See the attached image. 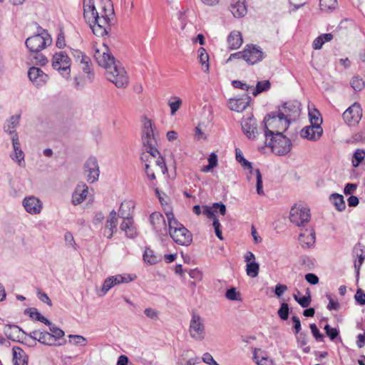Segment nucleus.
Returning a JSON list of instances; mask_svg holds the SVG:
<instances>
[{"instance_id":"16","label":"nucleus","mask_w":365,"mask_h":365,"mask_svg":"<svg viewBox=\"0 0 365 365\" xmlns=\"http://www.w3.org/2000/svg\"><path fill=\"white\" fill-rule=\"evenodd\" d=\"M150 222L153 230L160 235L165 236L168 235V229L164 216L158 212H153L150 215Z\"/></svg>"},{"instance_id":"13","label":"nucleus","mask_w":365,"mask_h":365,"mask_svg":"<svg viewBox=\"0 0 365 365\" xmlns=\"http://www.w3.org/2000/svg\"><path fill=\"white\" fill-rule=\"evenodd\" d=\"M362 116V109L359 103H354L343 113L342 117L346 123L355 125L359 123Z\"/></svg>"},{"instance_id":"4","label":"nucleus","mask_w":365,"mask_h":365,"mask_svg":"<svg viewBox=\"0 0 365 365\" xmlns=\"http://www.w3.org/2000/svg\"><path fill=\"white\" fill-rule=\"evenodd\" d=\"M265 145L270 147L272 152L278 155L287 154L292 148L291 140L283 134L279 133L269 137L265 134Z\"/></svg>"},{"instance_id":"34","label":"nucleus","mask_w":365,"mask_h":365,"mask_svg":"<svg viewBox=\"0 0 365 365\" xmlns=\"http://www.w3.org/2000/svg\"><path fill=\"white\" fill-rule=\"evenodd\" d=\"M253 359L257 365H270L272 364V359L260 349L255 348L254 349Z\"/></svg>"},{"instance_id":"15","label":"nucleus","mask_w":365,"mask_h":365,"mask_svg":"<svg viewBox=\"0 0 365 365\" xmlns=\"http://www.w3.org/2000/svg\"><path fill=\"white\" fill-rule=\"evenodd\" d=\"M84 170L87 174L86 180L90 183H93L98 180L100 170L98 160L95 157H90L84 164Z\"/></svg>"},{"instance_id":"42","label":"nucleus","mask_w":365,"mask_h":365,"mask_svg":"<svg viewBox=\"0 0 365 365\" xmlns=\"http://www.w3.org/2000/svg\"><path fill=\"white\" fill-rule=\"evenodd\" d=\"M270 82L268 80L258 81L256 88H252V94L256 96L262 92L267 91L270 88Z\"/></svg>"},{"instance_id":"63","label":"nucleus","mask_w":365,"mask_h":365,"mask_svg":"<svg viewBox=\"0 0 365 365\" xmlns=\"http://www.w3.org/2000/svg\"><path fill=\"white\" fill-rule=\"evenodd\" d=\"M354 298L357 303L359 304L360 305L365 304V293L361 289H357Z\"/></svg>"},{"instance_id":"20","label":"nucleus","mask_w":365,"mask_h":365,"mask_svg":"<svg viewBox=\"0 0 365 365\" xmlns=\"http://www.w3.org/2000/svg\"><path fill=\"white\" fill-rule=\"evenodd\" d=\"M242 129L246 136L250 140L256 138L257 133L255 119L251 116L245 118L242 121Z\"/></svg>"},{"instance_id":"56","label":"nucleus","mask_w":365,"mask_h":365,"mask_svg":"<svg viewBox=\"0 0 365 365\" xmlns=\"http://www.w3.org/2000/svg\"><path fill=\"white\" fill-rule=\"evenodd\" d=\"M324 329L326 331V334L331 340L335 339L339 335V331L336 329L330 327L329 324L325 325Z\"/></svg>"},{"instance_id":"19","label":"nucleus","mask_w":365,"mask_h":365,"mask_svg":"<svg viewBox=\"0 0 365 365\" xmlns=\"http://www.w3.org/2000/svg\"><path fill=\"white\" fill-rule=\"evenodd\" d=\"M251 97L248 94H244L237 98H230L228 102V107L230 110L236 112H242L250 104Z\"/></svg>"},{"instance_id":"29","label":"nucleus","mask_w":365,"mask_h":365,"mask_svg":"<svg viewBox=\"0 0 365 365\" xmlns=\"http://www.w3.org/2000/svg\"><path fill=\"white\" fill-rule=\"evenodd\" d=\"M12 351L14 365H28V358L21 348L14 346Z\"/></svg>"},{"instance_id":"52","label":"nucleus","mask_w":365,"mask_h":365,"mask_svg":"<svg viewBox=\"0 0 365 365\" xmlns=\"http://www.w3.org/2000/svg\"><path fill=\"white\" fill-rule=\"evenodd\" d=\"M319 5L322 10L333 9L336 6V0H319Z\"/></svg>"},{"instance_id":"60","label":"nucleus","mask_w":365,"mask_h":365,"mask_svg":"<svg viewBox=\"0 0 365 365\" xmlns=\"http://www.w3.org/2000/svg\"><path fill=\"white\" fill-rule=\"evenodd\" d=\"M64 240L66 241V244L67 246L71 247L75 250L76 249V244L74 240L73 236L70 232H67L65 233Z\"/></svg>"},{"instance_id":"27","label":"nucleus","mask_w":365,"mask_h":365,"mask_svg":"<svg viewBox=\"0 0 365 365\" xmlns=\"http://www.w3.org/2000/svg\"><path fill=\"white\" fill-rule=\"evenodd\" d=\"M353 251L358 258V260L355 261L354 262V267L356 269V274L359 275L360 267L365 259V246H364L360 242H358L354 247Z\"/></svg>"},{"instance_id":"5","label":"nucleus","mask_w":365,"mask_h":365,"mask_svg":"<svg viewBox=\"0 0 365 365\" xmlns=\"http://www.w3.org/2000/svg\"><path fill=\"white\" fill-rule=\"evenodd\" d=\"M51 65L63 78L70 79L71 59L65 52L55 53L52 57Z\"/></svg>"},{"instance_id":"10","label":"nucleus","mask_w":365,"mask_h":365,"mask_svg":"<svg viewBox=\"0 0 365 365\" xmlns=\"http://www.w3.org/2000/svg\"><path fill=\"white\" fill-rule=\"evenodd\" d=\"M301 103L297 101H288L279 107L278 112L285 118H288L289 123L295 120L301 113Z\"/></svg>"},{"instance_id":"32","label":"nucleus","mask_w":365,"mask_h":365,"mask_svg":"<svg viewBox=\"0 0 365 365\" xmlns=\"http://www.w3.org/2000/svg\"><path fill=\"white\" fill-rule=\"evenodd\" d=\"M243 40L240 32L232 31L227 38L229 48L232 50L237 49L242 44Z\"/></svg>"},{"instance_id":"44","label":"nucleus","mask_w":365,"mask_h":365,"mask_svg":"<svg viewBox=\"0 0 365 365\" xmlns=\"http://www.w3.org/2000/svg\"><path fill=\"white\" fill-rule=\"evenodd\" d=\"M197 53H198V58H199V61L200 63L202 65V66H205V71H208L209 70V56L207 54V53L206 52V50L201 47L198 49L197 51Z\"/></svg>"},{"instance_id":"40","label":"nucleus","mask_w":365,"mask_h":365,"mask_svg":"<svg viewBox=\"0 0 365 365\" xmlns=\"http://www.w3.org/2000/svg\"><path fill=\"white\" fill-rule=\"evenodd\" d=\"M330 199L337 210L343 211L345 210L346 204L343 195L338 193H334L331 195Z\"/></svg>"},{"instance_id":"49","label":"nucleus","mask_w":365,"mask_h":365,"mask_svg":"<svg viewBox=\"0 0 365 365\" xmlns=\"http://www.w3.org/2000/svg\"><path fill=\"white\" fill-rule=\"evenodd\" d=\"M365 156V152L363 150L358 149L354 153L352 158L353 166L356 168L362 162Z\"/></svg>"},{"instance_id":"55","label":"nucleus","mask_w":365,"mask_h":365,"mask_svg":"<svg viewBox=\"0 0 365 365\" xmlns=\"http://www.w3.org/2000/svg\"><path fill=\"white\" fill-rule=\"evenodd\" d=\"M154 160L155 162L156 165H158L160 168L161 172L163 174H165L168 171V169H167V167L165 165V160L160 155V153H159V155H158V157Z\"/></svg>"},{"instance_id":"33","label":"nucleus","mask_w":365,"mask_h":365,"mask_svg":"<svg viewBox=\"0 0 365 365\" xmlns=\"http://www.w3.org/2000/svg\"><path fill=\"white\" fill-rule=\"evenodd\" d=\"M38 341L42 344L51 346H62L66 343V339H63V341L61 343H54V339L51 336L50 332L41 331L38 337Z\"/></svg>"},{"instance_id":"7","label":"nucleus","mask_w":365,"mask_h":365,"mask_svg":"<svg viewBox=\"0 0 365 365\" xmlns=\"http://www.w3.org/2000/svg\"><path fill=\"white\" fill-rule=\"evenodd\" d=\"M113 19L114 18L112 17L107 19L105 15L98 13L96 14L94 18L88 23L96 36L103 37L108 34Z\"/></svg>"},{"instance_id":"12","label":"nucleus","mask_w":365,"mask_h":365,"mask_svg":"<svg viewBox=\"0 0 365 365\" xmlns=\"http://www.w3.org/2000/svg\"><path fill=\"white\" fill-rule=\"evenodd\" d=\"M81 64V69L86 76L83 79H81L80 77H75L74 85L76 88L83 87L87 83H92L95 77L90 58H83V62Z\"/></svg>"},{"instance_id":"22","label":"nucleus","mask_w":365,"mask_h":365,"mask_svg":"<svg viewBox=\"0 0 365 365\" xmlns=\"http://www.w3.org/2000/svg\"><path fill=\"white\" fill-rule=\"evenodd\" d=\"M117 213L115 210H112L109 214L108 218L107 219L104 227V236L108 239H110L113 237V233L117 231Z\"/></svg>"},{"instance_id":"30","label":"nucleus","mask_w":365,"mask_h":365,"mask_svg":"<svg viewBox=\"0 0 365 365\" xmlns=\"http://www.w3.org/2000/svg\"><path fill=\"white\" fill-rule=\"evenodd\" d=\"M134 208V204L130 201H124L121 203L118 210L120 217L127 220L132 219V213Z\"/></svg>"},{"instance_id":"8","label":"nucleus","mask_w":365,"mask_h":365,"mask_svg":"<svg viewBox=\"0 0 365 365\" xmlns=\"http://www.w3.org/2000/svg\"><path fill=\"white\" fill-rule=\"evenodd\" d=\"M189 333L195 341H202L205 337V327L202 318L193 313L190 322Z\"/></svg>"},{"instance_id":"51","label":"nucleus","mask_w":365,"mask_h":365,"mask_svg":"<svg viewBox=\"0 0 365 365\" xmlns=\"http://www.w3.org/2000/svg\"><path fill=\"white\" fill-rule=\"evenodd\" d=\"M289 307L287 303H282L277 313L282 320H287L289 317Z\"/></svg>"},{"instance_id":"14","label":"nucleus","mask_w":365,"mask_h":365,"mask_svg":"<svg viewBox=\"0 0 365 365\" xmlns=\"http://www.w3.org/2000/svg\"><path fill=\"white\" fill-rule=\"evenodd\" d=\"M244 60L250 65H254L261 61L264 58L262 49L254 44L247 45L244 48Z\"/></svg>"},{"instance_id":"18","label":"nucleus","mask_w":365,"mask_h":365,"mask_svg":"<svg viewBox=\"0 0 365 365\" xmlns=\"http://www.w3.org/2000/svg\"><path fill=\"white\" fill-rule=\"evenodd\" d=\"M28 77L33 84L37 87L43 86L48 80V76L41 68L31 67L28 71Z\"/></svg>"},{"instance_id":"45","label":"nucleus","mask_w":365,"mask_h":365,"mask_svg":"<svg viewBox=\"0 0 365 365\" xmlns=\"http://www.w3.org/2000/svg\"><path fill=\"white\" fill-rule=\"evenodd\" d=\"M309 116L311 123L310 125L321 126L322 123V118L317 110L314 109L313 111H309Z\"/></svg>"},{"instance_id":"25","label":"nucleus","mask_w":365,"mask_h":365,"mask_svg":"<svg viewBox=\"0 0 365 365\" xmlns=\"http://www.w3.org/2000/svg\"><path fill=\"white\" fill-rule=\"evenodd\" d=\"M230 11L235 18H240L247 14L245 0H232Z\"/></svg>"},{"instance_id":"26","label":"nucleus","mask_w":365,"mask_h":365,"mask_svg":"<svg viewBox=\"0 0 365 365\" xmlns=\"http://www.w3.org/2000/svg\"><path fill=\"white\" fill-rule=\"evenodd\" d=\"M11 141L14 153L11 155V158L20 165L21 163L24 161V154L21 148L18 134H14V135L11 136Z\"/></svg>"},{"instance_id":"50","label":"nucleus","mask_w":365,"mask_h":365,"mask_svg":"<svg viewBox=\"0 0 365 365\" xmlns=\"http://www.w3.org/2000/svg\"><path fill=\"white\" fill-rule=\"evenodd\" d=\"M255 173H256V178H257V182H256L257 192L259 195H263L264 190H263V187H262V174L259 169L255 170Z\"/></svg>"},{"instance_id":"11","label":"nucleus","mask_w":365,"mask_h":365,"mask_svg":"<svg viewBox=\"0 0 365 365\" xmlns=\"http://www.w3.org/2000/svg\"><path fill=\"white\" fill-rule=\"evenodd\" d=\"M310 217L309 210L307 207L294 206L290 210V221L297 227L304 226Z\"/></svg>"},{"instance_id":"58","label":"nucleus","mask_w":365,"mask_h":365,"mask_svg":"<svg viewBox=\"0 0 365 365\" xmlns=\"http://www.w3.org/2000/svg\"><path fill=\"white\" fill-rule=\"evenodd\" d=\"M310 329H311V331L314 336V337L316 339V340L317 341H323V339H324V336L323 334H322L319 330V329L317 328V325L315 324H311L310 326Z\"/></svg>"},{"instance_id":"48","label":"nucleus","mask_w":365,"mask_h":365,"mask_svg":"<svg viewBox=\"0 0 365 365\" xmlns=\"http://www.w3.org/2000/svg\"><path fill=\"white\" fill-rule=\"evenodd\" d=\"M172 99H173L174 101H171V100H170L168 101V106L170 108V114L173 115L182 106V101L179 97L177 96L173 97Z\"/></svg>"},{"instance_id":"62","label":"nucleus","mask_w":365,"mask_h":365,"mask_svg":"<svg viewBox=\"0 0 365 365\" xmlns=\"http://www.w3.org/2000/svg\"><path fill=\"white\" fill-rule=\"evenodd\" d=\"M297 302L303 308L308 307L311 303V296H310L309 292H307V295L303 296L302 297H300Z\"/></svg>"},{"instance_id":"54","label":"nucleus","mask_w":365,"mask_h":365,"mask_svg":"<svg viewBox=\"0 0 365 365\" xmlns=\"http://www.w3.org/2000/svg\"><path fill=\"white\" fill-rule=\"evenodd\" d=\"M297 343L300 347L303 348V351L304 353H309L310 351V347L306 346L307 345V338L304 334L301 333L297 336Z\"/></svg>"},{"instance_id":"47","label":"nucleus","mask_w":365,"mask_h":365,"mask_svg":"<svg viewBox=\"0 0 365 365\" xmlns=\"http://www.w3.org/2000/svg\"><path fill=\"white\" fill-rule=\"evenodd\" d=\"M259 264L256 262L248 263L246 265V273L250 277H256L259 274Z\"/></svg>"},{"instance_id":"3","label":"nucleus","mask_w":365,"mask_h":365,"mask_svg":"<svg viewBox=\"0 0 365 365\" xmlns=\"http://www.w3.org/2000/svg\"><path fill=\"white\" fill-rule=\"evenodd\" d=\"M264 135L267 134L268 137L283 134L290 124L288 118L279 115L278 111L268 113L264 118Z\"/></svg>"},{"instance_id":"6","label":"nucleus","mask_w":365,"mask_h":365,"mask_svg":"<svg viewBox=\"0 0 365 365\" xmlns=\"http://www.w3.org/2000/svg\"><path fill=\"white\" fill-rule=\"evenodd\" d=\"M52 43L51 35L43 30L41 34L29 37L26 40V46L32 53H38Z\"/></svg>"},{"instance_id":"59","label":"nucleus","mask_w":365,"mask_h":365,"mask_svg":"<svg viewBox=\"0 0 365 365\" xmlns=\"http://www.w3.org/2000/svg\"><path fill=\"white\" fill-rule=\"evenodd\" d=\"M144 313L147 317L153 320L158 319L159 312L153 308H146Z\"/></svg>"},{"instance_id":"23","label":"nucleus","mask_w":365,"mask_h":365,"mask_svg":"<svg viewBox=\"0 0 365 365\" xmlns=\"http://www.w3.org/2000/svg\"><path fill=\"white\" fill-rule=\"evenodd\" d=\"M88 193V187L84 182L78 183L72 195V203L74 205L82 203Z\"/></svg>"},{"instance_id":"43","label":"nucleus","mask_w":365,"mask_h":365,"mask_svg":"<svg viewBox=\"0 0 365 365\" xmlns=\"http://www.w3.org/2000/svg\"><path fill=\"white\" fill-rule=\"evenodd\" d=\"M22 331L24 334H26L19 326L17 325H6L4 329V332L5 335L9 339H14L13 335L16 334L18 332Z\"/></svg>"},{"instance_id":"1","label":"nucleus","mask_w":365,"mask_h":365,"mask_svg":"<svg viewBox=\"0 0 365 365\" xmlns=\"http://www.w3.org/2000/svg\"><path fill=\"white\" fill-rule=\"evenodd\" d=\"M95 58L98 65L106 69L107 79L114 83L116 87L123 88L128 84L126 71L111 53L108 52L101 53L97 51Z\"/></svg>"},{"instance_id":"28","label":"nucleus","mask_w":365,"mask_h":365,"mask_svg":"<svg viewBox=\"0 0 365 365\" xmlns=\"http://www.w3.org/2000/svg\"><path fill=\"white\" fill-rule=\"evenodd\" d=\"M21 114L14 115L11 116L4 123V130L6 133L11 135L17 134L16 128L19 124Z\"/></svg>"},{"instance_id":"46","label":"nucleus","mask_w":365,"mask_h":365,"mask_svg":"<svg viewBox=\"0 0 365 365\" xmlns=\"http://www.w3.org/2000/svg\"><path fill=\"white\" fill-rule=\"evenodd\" d=\"M350 85L355 91H361L365 87V81L359 76H356L351 79Z\"/></svg>"},{"instance_id":"39","label":"nucleus","mask_w":365,"mask_h":365,"mask_svg":"<svg viewBox=\"0 0 365 365\" xmlns=\"http://www.w3.org/2000/svg\"><path fill=\"white\" fill-rule=\"evenodd\" d=\"M143 259L149 264H155L160 261V256L155 255L151 249L146 248L143 254Z\"/></svg>"},{"instance_id":"41","label":"nucleus","mask_w":365,"mask_h":365,"mask_svg":"<svg viewBox=\"0 0 365 365\" xmlns=\"http://www.w3.org/2000/svg\"><path fill=\"white\" fill-rule=\"evenodd\" d=\"M158 155H159V151L157 150V153H155L153 150L144 149V151L142 153L140 156V160L142 162L148 163L149 165L154 160Z\"/></svg>"},{"instance_id":"64","label":"nucleus","mask_w":365,"mask_h":365,"mask_svg":"<svg viewBox=\"0 0 365 365\" xmlns=\"http://www.w3.org/2000/svg\"><path fill=\"white\" fill-rule=\"evenodd\" d=\"M305 280L312 285H315L319 283V277L314 273H308L304 276Z\"/></svg>"},{"instance_id":"24","label":"nucleus","mask_w":365,"mask_h":365,"mask_svg":"<svg viewBox=\"0 0 365 365\" xmlns=\"http://www.w3.org/2000/svg\"><path fill=\"white\" fill-rule=\"evenodd\" d=\"M299 241L303 248L312 247L316 241L314 230L313 229L306 230L299 235Z\"/></svg>"},{"instance_id":"35","label":"nucleus","mask_w":365,"mask_h":365,"mask_svg":"<svg viewBox=\"0 0 365 365\" xmlns=\"http://www.w3.org/2000/svg\"><path fill=\"white\" fill-rule=\"evenodd\" d=\"M109 278L111 279L113 287H115L120 284L132 282L136 278V276L135 274H123L111 276Z\"/></svg>"},{"instance_id":"53","label":"nucleus","mask_w":365,"mask_h":365,"mask_svg":"<svg viewBox=\"0 0 365 365\" xmlns=\"http://www.w3.org/2000/svg\"><path fill=\"white\" fill-rule=\"evenodd\" d=\"M225 297L227 299L232 301L241 300L240 293L239 292H237L236 289L234 287H232L227 290Z\"/></svg>"},{"instance_id":"36","label":"nucleus","mask_w":365,"mask_h":365,"mask_svg":"<svg viewBox=\"0 0 365 365\" xmlns=\"http://www.w3.org/2000/svg\"><path fill=\"white\" fill-rule=\"evenodd\" d=\"M120 229L125 231L128 237L134 238L137 236V232L133 225V218L124 220L120 225Z\"/></svg>"},{"instance_id":"61","label":"nucleus","mask_w":365,"mask_h":365,"mask_svg":"<svg viewBox=\"0 0 365 365\" xmlns=\"http://www.w3.org/2000/svg\"><path fill=\"white\" fill-rule=\"evenodd\" d=\"M71 55L77 61H79L80 63L83 62V58H89L86 55L83 54L82 51L77 49H71Z\"/></svg>"},{"instance_id":"38","label":"nucleus","mask_w":365,"mask_h":365,"mask_svg":"<svg viewBox=\"0 0 365 365\" xmlns=\"http://www.w3.org/2000/svg\"><path fill=\"white\" fill-rule=\"evenodd\" d=\"M50 334L54 339V343H61L63 341V337L65 332L60 328L57 327L55 324H52L49 327Z\"/></svg>"},{"instance_id":"31","label":"nucleus","mask_w":365,"mask_h":365,"mask_svg":"<svg viewBox=\"0 0 365 365\" xmlns=\"http://www.w3.org/2000/svg\"><path fill=\"white\" fill-rule=\"evenodd\" d=\"M98 13L96 9L94 0H86L84 1L83 16L87 22L93 19L96 14Z\"/></svg>"},{"instance_id":"57","label":"nucleus","mask_w":365,"mask_h":365,"mask_svg":"<svg viewBox=\"0 0 365 365\" xmlns=\"http://www.w3.org/2000/svg\"><path fill=\"white\" fill-rule=\"evenodd\" d=\"M68 337L70 341H71V339H74L73 344L76 345L85 346L86 344V339L82 336L70 334Z\"/></svg>"},{"instance_id":"17","label":"nucleus","mask_w":365,"mask_h":365,"mask_svg":"<svg viewBox=\"0 0 365 365\" xmlns=\"http://www.w3.org/2000/svg\"><path fill=\"white\" fill-rule=\"evenodd\" d=\"M23 206L26 211L31 215L39 214L43 208L42 202L35 196L26 197L23 202Z\"/></svg>"},{"instance_id":"21","label":"nucleus","mask_w":365,"mask_h":365,"mask_svg":"<svg viewBox=\"0 0 365 365\" xmlns=\"http://www.w3.org/2000/svg\"><path fill=\"white\" fill-rule=\"evenodd\" d=\"M323 133L322 126L309 125L303 128L300 132L302 138L311 141L318 140Z\"/></svg>"},{"instance_id":"9","label":"nucleus","mask_w":365,"mask_h":365,"mask_svg":"<svg viewBox=\"0 0 365 365\" xmlns=\"http://www.w3.org/2000/svg\"><path fill=\"white\" fill-rule=\"evenodd\" d=\"M141 138L143 149L153 150L155 153H157V140L154 134L151 121L150 120L145 119L143 123V128Z\"/></svg>"},{"instance_id":"37","label":"nucleus","mask_w":365,"mask_h":365,"mask_svg":"<svg viewBox=\"0 0 365 365\" xmlns=\"http://www.w3.org/2000/svg\"><path fill=\"white\" fill-rule=\"evenodd\" d=\"M101 11L99 12V14L101 15H105L107 19H109V17L114 18L115 12L113 4L111 0H101Z\"/></svg>"},{"instance_id":"2","label":"nucleus","mask_w":365,"mask_h":365,"mask_svg":"<svg viewBox=\"0 0 365 365\" xmlns=\"http://www.w3.org/2000/svg\"><path fill=\"white\" fill-rule=\"evenodd\" d=\"M168 232L173 241L182 246H188L192 241L191 232L175 217L172 212H166Z\"/></svg>"}]
</instances>
